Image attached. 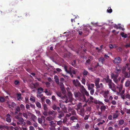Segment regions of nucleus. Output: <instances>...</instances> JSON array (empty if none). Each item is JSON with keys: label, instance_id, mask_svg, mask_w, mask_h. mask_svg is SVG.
<instances>
[{"label": "nucleus", "instance_id": "nucleus-1", "mask_svg": "<svg viewBox=\"0 0 130 130\" xmlns=\"http://www.w3.org/2000/svg\"><path fill=\"white\" fill-rule=\"evenodd\" d=\"M68 90H69V88H68L67 90L68 92V95L69 96V98H68L67 95H64L63 97H62V99L63 100H65L64 102L66 103L70 102H72V104L73 105L75 104V103H73V101H76L74 99H72L71 97L72 96V94L70 92L68 91Z\"/></svg>", "mask_w": 130, "mask_h": 130}, {"label": "nucleus", "instance_id": "nucleus-52", "mask_svg": "<svg viewBox=\"0 0 130 130\" xmlns=\"http://www.w3.org/2000/svg\"><path fill=\"white\" fill-rule=\"evenodd\" d=\"M16 110L17 111L19 112L20 111V107L17 106L15 108Z\"/></svg>", "mask_w": 130, "mask_h": 130}, {"label": "nucleus", "instance_id": "nucleus-58", "mask_svg": "<svg viewBox=\"0 0 130 130\" xmlns=\"http://www.w3.org/2000/svg\"><path fill=\"white\" fill-rule=\"evenodd\" d=\"M47 111H44L43 112V115L45 116H47Z\"/></svg>", "mask_w": 130, "mask_h": 130}, {"label": "nucleus", "instance_id": "nucleus-42", "mask_svg": "<svg viewBox=\"0 0 130 130\" xmlns=\"http://www.w3.org/2000/svg\"><path fill=\"white\" fill-rule=\"evenodd\" d=\"M61 88V90L62 91V93L63 94H65V93L66 92V90L64 87L62 88Z\"/></svg>", "mask_w": 130, "mask_h": 130}, {"label": "nucleus", "instance_id": "nucleus-32", "mask_svg": "<svg viewBox=\"0 0 130 130\" xmlns=\"http://www.w3.org/2000/svg\"><path fill=\"white\" fill-rule=\"evenodd\" d=\"M124 75V76L126 78H129L130 77V75H129L128 74V73L127 72H125L123 73Z\"/></svg>", "mask_w": 130, "mask_h": 130}, {"label": "nucleus", "instance_id": "nucleus-47", "mask_svg": "<svg viewBox=\"0 0 130 130\" xmlns=\"http://www.w3.org/2000/svg\"><path fill=\"white\" fill-rule=\"evenodd\" d=\"M107 11L108 13H111L112 12V10L111 8L110 7H109L107 9Z\"/></svg>", "mask_w": 130, "mask_h": 130}, {"label": "nucleus", "instance_id": "nucleus-10", "mask_svg": "<svg viewBox=\"0 0 130 130\" xmlns=\"http://www.w3.org/2000/svg\"><path fill=\"white\" fill-rule=\"evenodd\" d=\"M93 57L92 56H89L85 62L86 65H89L91 63V61L93 60Z\"/></svg>", "mask_w": 130, "mask_h": 130}, {"label": "nucleus", "instance_id": "nucleus-27", "mask_svg": "<svg viewBox=\"0 0 130 130\" xmlns=\"http://www.w3.org/2000/svg\"><path fill=\"white\" fill-rule=\"evenodd\" d=\"M125 86L126 87H130V81L129 80H127L125 82Z\"/></svg>", "mask_w": 130, "mask_h": 130}, {"label": "nucleus", "instance_id": "nucleus-14", "mask_svg": "<svg viewBox=\"0 0 130 130\" xmlns=\"http://www.w3.org/2000/svg\"><path fill=\"white\" fill-rule=\"evenodd\" d=\"M88 89L89 90H92L93 89L94 87V84H88L87 85Z\"/></svg>", "mask_w": 130, "mask_h": 130}, {"label": "nucleus", "instance_id": "nucleus-3", "mask_svg": "<svg viewBox=\"0 0 130 130\" xmlns=\"http://www.w3.org/2000/svg\"><path fill=\"white\" fill-rule=\"evenodd\" d=\"M74 94L75 97L78 98L80 101H83V100L84 101L86 99L85 95L79 91L75 92Z\"/></svg>", "mask_w": 130, "mask_h": 130}, {"label": "nucleus", "instance_id": "nucleus-43", "mask_svg": "<svg viewBox=\"0 0 130 130\" xmlns=\"http://www.w3.org/2000/svg\"><path fill=\"white\" fill-rule=\"evenodd\" d=\"M34 88L36 89L37 87H38L39 85V84L37 83H36L35 84L34 83Z\"/></svg>", "mask_w": 130, "mask_h": 130}, {"label": "nucleus", "instance_id": "nucleus-39", "mask_svg": "<svg viewBox=\"0 0 130 130\" xmlns=\"http://www.w3.org/2000/svg\"><path fill=\"white\" fill-rule=\"evenodd\" d=\"M43 109L44 111H47L48 109L47 105L46 104H44L43 105Z\"/></svg>", "mask_w": 130, "mask_h": 130}, {"label": "nucleus", "instance_id": "nucleus-25", "mask_svg": "<svg viewBox=\"0 0 130 130\" xmlns=\"http://www.w3.org/2000/svg\"><path fill=\"white\" fill-rule=\"evenodd\" d=\"M82 91L84 92L85 94L87 96H88L89 95V94L88 93V92L86 91V89L84 88V87L83 88H82Z\"/></svg>", "mask_w": 130, "mask_h": 130}, {"label": "nucleus", "instance_id": "nucleus-11", "mask_svg": "<svg viewBox=\"0 0 130 130\" xmlns=\"http://www.w3.org/2000/svg\"><path fill=\"white\" fill-rule=\"evenodd\" d=\"M121 79V77H119L118 78H113V80L114 82L117 85V86L120 85V81Z\"/></svg>", "mask_w": 130, "mask_h": 130}, {"label": "nucleus", "instance_id": "nucleus-49", "mask_svg": "<svg viewBox=\"0 0 130 130\" xmlns=\"http://www.w3.org/2000/svg\"><path fill=\"white\" fill-rule=\"evenodd\" d=\"M38 122L39 123L41 124L42 123L43 120L41 118H39L38 119Z\"/></svg>", "mask_w": 130, "mask_h": 130}, {"label": "nucleus", "instance_id": "nucleus-45", "mask_svg": "<svg viewBox=\"0 0 130 130\" xmlns=\"http://www.w3.org/2000/svg\"><path fill=\"white\" fill-rule=\"evenodd\" d=\"M126 66H124L123 67L122 69L123 73L125 72V71L126 69Z\"/></svg>", "mask_w": 130, "mask_h": 130}, {"label": "nucleus", "instance_id": "nucleus-16", "mask_svg": "<svg viewBox=\"0 0 130 130\" xmlns=\"http://www.w3.org/2000/svg\"><path fill=\"white\" fill-rule=\"evenodd\" d=\"M37 93L38 94H41L43 92V89L41 87L37 89Z\"/></svg>", "mask_w": 130, "mask_h": 130}, {"label": "nucleus", "instance_id": "nucleus-61", "mask_svg": "<svg viewBox=\"0 0 130 130\" xmlns=\"http://www.w3.org/2000/svg\"><path fill=\"white\" fill-rule=\"evenodd\" d=\"M125 109L126 110V113L127 114H130V109H127L126 108H125Z\"/></svg>", "mask_w": 130, "mask_h": 130}, {"label": "nucleus", "instance_id": "nucleus-55", "mask_svg": "<svg viewBox=\"0 0 130 130\" xmlns=\"http://www.w3.org/2000/svg\"><path fill=\"white\" fill-rule=\"evenodd\" d=\"M6 127L5 125H0V130H3Z\"/></svg>", "mask_w": 130, "mask_h": 130}, {"label": "nucleus", "instance_id": "nucleus-20", "mask_svg": "<svg viewBox=\"0 0 130 130\" xmlns=\"http://www.w3.org/2000/svg\"><path fill=\"white\" fill-rule=\"evenodd\" d=\"M78 117L77 116H72L70 117V120L75 122V121L78 120Z\"/></svg>", "mask_w": 130, "mask_h": 130}, {"label": "nucleus", "instance_id": "nucleus-50", "mask_svg": "<svg viewBox=\"0 0 130 130\" xmlns=\"http://www.w3.org/2000/svg\"><path fill=\"white\" fill-rule=\"evenodd\" d=\"M29 87L31 89H33L34 88V83H32L30 84Z\"/></svg>", "mask_w": 130, "mask_h": 130}, {"label": "nucleus", "instance_id": "nucleus-56", "mask_svg": "<svg viewBox=\"0 0 130 130\" xmlns=\"http://www.w3.org/2000/svg\"><path fill=\"white\" fill-rule=\"evenodd\" d=\"M30 100L31 101H32L33 102H34L35 101V98L34 97L30 98Z\"/></svg>", "mask_w": 130, "mask_h": 130}, {"label": "nucleus", "instance_id": "nucleus-62", "mask_svg": "<svg viewBox=\"0 0 130 130\" xmlns=\"http://www.w3.org/2000/svg\"><path fill=\"white\" fill-rule=\"evenodd\" d=\"M53 109L54 110H56L57 109V106L56 105H54L52 107Z\"/></svg>", "mask_w": 130, "mask_h": 130}, {"label": "nucleus", "instance_id": "nucleus-34", "mask_svg": "<svg viewBox=\"0 0 130 130\" xmlns=\"http://www.w3.org/2000/svg\"><path fill=\"white\" fill-rule=\"evenodd\" d=\"M55 112L53 110L51 111L49 110L48 111V114L49 115H52V116H54Z\"/></svg>", "mask_w": 130, "mask_h": 130}, {"label": "nucleus", "instance_id": "nucleus-18", "mask_svg": "<svg viewBox=\"0 0 130 130\" xmlns=\"http://www.w3.org/2000/svg\"><path fill=\"white\" fill-rule=\"evenodd\" d=\"M49 122L50 123L49 125L52 127V128L55 127L57 125L53 121Z\"/></svg>", "mask_w": 130, "mask_h": 130}, {"label": "nucleus", "instance_id": "nucleus-21", "mask_svg": "<svg viewBox=\"0 0 130 130\" xmlns=\"http://www.w3.org/2000/svg\"><path fill=\"white\" fill-rule=\"evenodd\" d=\"M100 80V79L99 78H97L95 79L94 81L95 86L96 88L99 84V83Z\"/></svg>", "mask_w": 130, "mask_h": 130}, {"label": "nucleus", "instance_id": "nucleus-60", "mask_svg": "<svg viewBox=\"0 0 130 130\" xmlns=\"http://www.w3.org/2000/svg\"><path fill=\"white\" fill-rule=\"evenodd\" d=\"M57 95L59 97H61V96L62 94L61 93L57 92L56 93Z\"/></svg>", "mask_w": 130, "mask_h": 130}, {"label": "nucleus", "instance_id": "nucleus-24", "mask_svg": "<svg viewBox=\"0 0 130 130\" xmlns=\"http://www.w3.org/2000/svg\"><path fill=\"white\" fill-rule=\"evenodd\" d=\"M59 113H60L58 114V118H59L61 119V118L62 117L64 116V114L63 112H61L60 113V112H59Z\"/></svg>", "mask_w": 130, "mask_h": 130}, {"label": "nucleus", "instance_id": "nucleus-59", "mask_svg": "<svg viewBox=\"0 0 130 130\" xmlns=\"http://www.w3.org/2000/svg\"><path fill=\"white\" fill-rule=\"evenodd\" d=\"M55 79V82L58 85L59 84V79L58 78H57V79Z\"/></svg>", "mask_w": 130, "mask_h": 130}, {"label": "nucleus", "instance_id": "nucleus-5", "mask_svg": "<svg viewBox=\"0 0 130 130\" xmlns=\"http://www.w3.org/2000/svg\"><path fill=\"white\" fill-rule=\"evenodd\" d=\"M72 82L74 85L77 88L79 87L82 89L84 87L83 85L81 84L78 80L77 79H76V80L75 79L73 80Z\"/></svg>", "mask_w": 130, "mask_h": 130}, {"label": "nucleus", "instance_id": "nucleus-57", "mask_svg": "<svg viewBox=\"0 0 130 130\" xmlns=\"http://www.w3.org/2000/svg\"><path fill=\"white\" fill-rule=\"evenodd\" d=\"M62 123V121L61 120H60L57 122V124L58 125H61Z\"/></svg>", "mask_w": 130, "mask_h": 130}, {"label": "nucleus", "instance_id": "nucleus-26", "mask_svg": "<svg viewBox=\"0 0 130 130\" xmlns=\"http://www.w3.org/2000/svg\"><path fill=\"white\" fill-rule=\"evenodd\" d=\"M104 88V86L102 83H101L100 84H99L97 87V90L98 88H100L101 90H102Z\"/></svg>", "mask_w": 130, "mask_h": 130}, {"label": "nucleus", "instance_id": "nucleus-19", "mask_svg": "<svg viewBox=\"0 0 130 130\" xmlns=\"http://www.w3.org/2000/svg\"><path fill=\"white\" fill-rule=\"evenodd\" d=\"M125 78L124 77H123L121 79L120 82V85L119 86H119L120 87H123V83L124 81L125 80Z\"/></svg>", "mask_w": 130, "mask_h": 130}, {"label": "nucleus", "instance_id": "nucleus-51", "mask_svg": "<svg viewBox=\"0 0 130 130\" xmlns=\"http://www.w3.org/2000/svg\"><path fill=\"white\" fill-rule=\"evenodd\" d=\"M86 81V80L84 78H83L82 79L81 81L82 82V83L84 85H85V84Z\"/></svg>", "mask_w": 130, "mask_h": 130}, {"label": "nucleus", "instance_id": "nucleus-2", "mask_svg": "<svg viewBox=\"0 0 130 130\" xmlns=\"http://www.w3.org/2000/svg\"><path fill=\"white\" fill-rule=\"evenodd\" d=\"M103 80H105L106 83H108L109 88L113 91H115L116 90V88L115 86V84L112 82L111 80L109 78L108 75L106 76L105 78H104Z\"/></svg>", "mask_w": 130, "mask_h": 130}, {"label": "nucleus", "instance_id": "nucleus-46", "mask_svg": "<svg viewBox=\"0 0 130 130\" xmlns=\"http://www.w3.org/2000/svg\"><path fill=\"white\" fill-rule=\"evenodd\" d=\"M46 103L49 105H50L51 104V102L48 99H46Z\"/></svg>", "mask_w": 130, "mask_h": 130}, {"label": "nucleus", "instance_id": "nucleus-8", "mask_svg": "<svg viewBox=\"0 0 130 130\" xmlns=\"http://www.w3.org/2000/svg\"><path fill=\"white\" fill-rule=\"evenodd\" d=\"M72 68H73L71 66H70L69 67H68L66 66H64V67L65 71L68 73L72 72Z\"/></svg>", "mask_w": 130, "mask_h": 130}, {"label": "nucleus", "instance_id": "nucleus-13", "mask_svg": "<svg viewBox=\"0 0 130 130\" xmlns=\"http://www.w3.org/2000/svg\"><path fill=\"white\" fill-rule=\"evenodd\" d=\"M117 87L119 89V92H118L117 93H121L124 94L125 90L123 89L122 90L123 87H120L119 86H117Z\"/></svg>", "mask_w": 130, "mask_h": 130}, {"label": "nucleus", "instance_id": "nucleus-30", "mask_svg": "<svg viewBox=\"0 0 130 130\" xmlns=\"http://www.w3.org/2000/svg\"><path fill=\"white\" fill-rule=\"evenodd\" d=\"M31 117L32 121L34 122H35V120L37 119V117L34 114L31 115Z\"/></svg>", "mask_w": 130, "mask_h": 130}, {"label": "nucleus", "instance_id": "nucleus-36", "mask_svg": "<svg viewBox=\"0 0 130 130\" xmlns=\"http://www.w3.org/2000/svg\"><path fill=\"white\" fill-rule=\"evenodd\" d=\"M106 109V107L104 105L100 107V109L102 111H105Z\"/></svg>", "mask_w": 130, "mask_h": 130}, {"label": "nucleus", "instance_id": "nucleus-12", "mask_svg": "<svg viewBox=\"0 0 130 130\" xmlns=\"http://www.w3.org/2000/svg\"><path fill=\"white\" fill-rule=\"evenodd\" d=\"M21 94L20 93H17L16 95L18 101H20L23 99V98L21 96Z\"/></svg>", "mask_w": 130, "mask_h": 130}, {"label": "nucleus", "instance_id": "nucleus-9", "mask_svg": "<svg viewBox=\"0 0 130 130\" xmlns=\"http://www.w3.org/2000/svg\"><path fill=\"white\" fill-rule=\"evenodd\" d=\"M121 67L120 66L118 65L117 66L115 69V73H120L121 72Z\"/></svg>", "mask_w": 130, "mask_h": 130}, {"label": "nucleus", "instance_id": "nucleus-29", "mask_svg": "<svg viewBox=\"0 0 130 130\" xmlns=\"http://www.w3.org/2000/svg\"><path fill=\"white\" fill-rule=\"evenodd\" d=\"M53 119V118L52 116L48 117L46 118V119L47 121L51 122L52 121Z\"/></svg>", "mask_w": 130, "mask_h": 130}, {"label": "nucleus", "instance_id": "nucleus-64", "mask_svg": "<svg viewBox=\"0 0 130 130\" xmlns=\"http://www.w3.org/2000/svg\"><path fill=\"white\" fill-rule=\"evenodd\" d=\"M29 130H35V129L33 126H30L29 127Z\"/></svg>", "mask_w": 130, "mask_h": 130}, {"label": "nucleus", "instance_id": "nucleus-35", "mask_svg": "<svg viewBox=\"0 0 130 130\" xmlns=\"http://www.w3.org/2000/svg\"><path fill=\"white\" fill-rule=\"evenodd\" d=\"M124 123V121L123 119H121L119 121L118 124L119 125H123Z\"/></svg>", "mask_w": 130, "mask_h": 130}, {"label": "nucleus", "instance_id": "nucleus-6", "mask_svg": "<svg viewBox=\"0 0 130 130\" xmlns=\"http://www.w3.org/2000/svg\"><path fill=\"white\" fill-rule=\"evenodd\" d=\"M109 91L108 90H102L100 92V94H102L104 97L105 98H107L108 97V95Z\"/></svg>", "mask_w": 130, "mask_h": 130}, {"label": "nucleus", "instance_id": "nucleus-37", "mask_svg": "<svg viewBox=\"0 0 130 130\" xmlns=\"http://www.w3.org/2000/svg\"><path fill=\"white\" fill-rule=\"evenodd\" d=\"M119 114L116 113H114L113 115V119L117 118L119 116Z\"/></svg>", "mask_w": 130, "mask_h": 130}, {"label": "nucleus", "instance_id": "nucleus-53", "mask_svg": "<svg viewBox=\"0 0 130 130\" xmlns=\"http://www.w3.org/2000/svg\"><path fill=\"white\" fill-rule=\"evenodd\" d=\"M35 111L36 112V113L39 116L41 115V113L38 110H35Z\"/></svg>", "mask_w": 130, "mask_h": 130}, {"label": "nucleus", "instance_id": "nucleus-7", "mask_svg": "<svg viewBox=\"0 0 130 130\" xmlns=\"http://www.w3.org/2000/svg\"><path fill=\"white\" fill-rule=\"evenodd\" d=\"M112 61L114 63L118 65L119 63H121L122 59L120 57H118L115 58L114 60Z\"/></svg>", "mask_w": 130, "mask_h": 130}, {"label": "nucleus", "instance_id": "nucleus-44", "mask_svg": "<svg viewBox=\"0 0 130 130\" xmlns=\"http://www.w3.org/2000/svg\"><path fill=\"white\" fill-rule=\"evenodd\" d=\"M5 101V99L2 96H0V102H4Z\"/></svg>", "mask_w": 130, "mask_h": 130}, {"label": "nucleus", "instance_id": "nucleus-23", "mask_svg": "<svg viewBox=\"0 0 130 130\" xmlns=\"http://www.w3.org/2000/svg\"><path fill=\"white\" fill-rule=\"evenodd\" d=\"M70 64L74 67L76 68L77 67L76 60H74L73 61H71Z\"/></svg>", "mask_w": 130, "mask_h": 130}, {"label": "nucleus", "instance_id": "nucleus-41", "mask_svg": "<svg viewBox=\"0 0 130 130\" xmlns=\"http://www.w3.org/2000/svg\"><path fill=\"white\" fill-rule=\"evenodd\" d=\"M22 110H24L25 109V106L23 104H21L20 105V107Z\"/></svg>", "mask_w": 130, "mask_h": 130}, {"label": "nucleus", "instance_id": "nucleus-31", "mask_svg": "<svg viewBox=\"0 0 130 130\" xmlns=\"http://www.w3.org/2000/svg\"><path fill=\"white\" fill-rule=\"evenodd\" d=\"M36 104L37 107L39 108H41V105L40 103L38 101L36 103Z\"/></svg>", "mask_w": 130, "mask_h": 130}, {"label": "nucleus", "instance_id": "nucleus-22", "mask_svg": "<svg viewBox=\"0 0 130 130\" xmlns=\"http://www.w3.org/2000/svg\"><path fill=\"white\" fill-rule=\"evenodd\" d=\"M99 61L102 64H103L105 63V60L103 57H101L99 59Z\"/></svg>", "mask_w": 130, "mask_h": 130}, {"label": "nucleus", "instance_id": "nucleus-48", "mask_svg": "<svg viewBox=\"0 0 130 130\" xmlns=\"http://www.w3.org/2000/svg\"><path fill=\"white\" fill-rule=\"evenodd\" d=\"M14 83L15 85H18L20 83V82L18 80H16L14 81Z\"/></svg>", "mask_w": 130, "mask_h": 130}, {"label": "nucleus", "instance_id": "nucleus-28", "mask_svg": "<svg viewBox=\"0 0 130 130\" xmlns=\"http://www.w3.org/2000/svg\"><path fill=\"white\" fill-rule=\"evenodd\" d=\"M117 95L118 96H121V98H122L123 100L125 99V98L124 97L125 94H123L120 93H117Z\"/></svg>", "mask_w": 130, "mask_h": 130}, {"label": "nucleus", "instance_id": "nucleus-63", "mask_svg": "<svg viewBox=\"0 0 130 130\" xmlns=\"http://www.w3.org/2000/svg\"><path fill=\"white\" fill-rule=\"evenodd\" d=\"M63 130H69L68 127H65L64 126H63L62 127Z\"/></svg>", "mask_w": 130, "mask_h": 130}, {"label": "nucleus", "instance_id": "nucleus-38", "mask_svg": "<svg viewBox=\"0 0 130 130\" xmlns=\"http://www.w3.org/2000/svg\"><path fill=\"white\" fill-rule=\"evenodd\" d=\"M125 99L126 98L128 99H130V95L129 94H127L126 95H125L124 96Z\"/></svg>", "mask_w": 130, "mask_h": 130}, {"label": "nucleus", "instance_id": "nucleus-17", "mask_svg": "<svg viewBox=\"0 0 130 130\" xmlns=\"http://www.w3.org/2000/svg\"><path fill=\"white\" fill-rule=\"evenodd\" d=\"M10 115L9 114H7L6 116V121L7 122H11V119L10 117Z\"/></svg>", "mask_w": 130, "mask_h": 130}, {"label": "nucleus", "instance_id": "nucleus-4", "mask_svg": "<svg viewBox=\"0 0 130 130\" xmlns=\"http://www.w3.org/2000/svg\"><path fill=\"white\" fill-rule=\"evenodd\" d=\"M15 118L17 119V124L18 125H24L25 124V123L24 122V120L23 118L20 117L19 115H17L15 116Z\"/></svg>", "mask_w": 130, "mask_h": 130}, {"label": "nucleus", "instance_id": "nucleus-54", "mask_svg": "<svg viewBox=\"0 0 130 130\" xmlns=\"http://www.w3.org/2000/svg\"><path fill=\"white\" fill-rule=\"evenodd\" d=\"M73 110V108L70 107H68V110L69 112H71Z\"/></svg>", "mask_w": 130, "mask_h": 130}, {"label": "nucleus", "instance_id": "nucleus-15", "mask_svg": "<svg viewBox=\"0 0 130 130\" xmlns=\"http://www.w3.org/2000/svg\"><path fill=\"white\" fill-rule=\"evenodd\" d=\"M78 113L82 116H84V111L83 109H80L79 111L78 110Z\"/></svg>", "mask_w": 130, "mask_h": 130}, {"label": "nucleus", "instance_id": "nucleus-40", "mask_svg": "<svg viewBox=\"0 0 130 130\" xmlns=\"http://www.w3.org/2000/svg\"><path fill=\"white\" fill-rule=\"evenodd\" d=\"M120 34L123 37H124V38H126L127 37V35L126 34H124V33L123 32H121Z\"/></svg>", "mask_w": 130, "mask_h": 130}, {"label": "nucleus", "instance_id": "nucleus-33", "mask_svg": "<svg viewBox=\"0 0 130 130\" xmlns=\"http://www.w3.org/2000/svg\"><path fill=\"white\" fill-rule=\"evenodd\" d=\"M88 72L87 71H86L85 69L84 70V71L83 72V76H86L88 74Z\"/></svg>", "mask_w": 130, "mask_h": 130}]
</instances>
